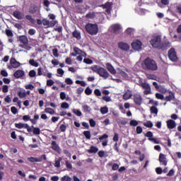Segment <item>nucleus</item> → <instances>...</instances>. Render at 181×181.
I'll return each mask as SVG.
<instances>
[{"instance_id": "obj_25", "label": "nucleus", "mask_w": 181, "mask_h": 181, "mask_svg": "<svg viewBox=\"0 0 181 181\" xmlns=\"http://www.w3.org/2000/svg\"><path fill=\"white\" fill-rule=\"evenodd\" d=\"M32 132L33 135H40V129L39 127H35V126H31Z\"/></svg>"}, {"instance_id": "obj_40", "label": "nucleus", "mask_w": 181, "mask_h": 181, "mask_svg": "<svg viewBox=\"0 0 181 181\" xmlns=\"http://www.w3.org/2000/svg\"><path fill=\"white\" fill-rule=\"evenodd\" d=\"M144 127H146V128H152V127H153V123L148 120L146 122H144Z\"/></svg>"}, {"instance_id": "obj_10", "label": "nucleus", "mask_w": 181, "mask_h": 181, "mask_svg": "<svg viewBox=\"0 0 181 181\" xmlns=\"http://www.w3.org/2000/svg\"><path fill=\"white\" fill-rule=\"evenodd\" d=\"M144 136H146L148 138V141H151V142H153L154 144H159V141L155 138H153V133L152 132L149 131L147 132L145 134Z\"/></svg>"}, {"instance_id": "obj_41", "label": "nucleus", "mask_w": 181, "mask_h": 181, "mask_svg": "<svg viewBox=\"0 0 181 181\" xmlns=\"http://www.w3.org/2000/svg\"><path fill=\"white\" fill-rule=\"evenodd\" d=\"M29 63L31 66L34 67H39V63L36 62L35 59H30Z\"/></svg>"}, {"instance_id": "obj_23", "label": "nucleus", "mask_w": 181, "mask_h": 181, "mask_svg": "<svg viewBox=\"0 0 181 181\" xmlns=\"http://www.w3.org/2000/svg\"><path fill=\"white\" fill-rule=\"evenodd\" d=\"M175 100V93L170 91L169 95L164 98L165 101H172Z\"/></svg>"}, {"instance_id": "obj_6", "label": "nucleus", "mask_w": 181, "mask_h": 181, "mask_svg": "<svg viewBox=\"0 0 181 181\" xmlns=\"http://www.w3.org/2000/svg\"><path fill=\"white\" fill-rule=\"evenodd\" d=\"M47 158L46 157V154H42L40 158H35V157H29L28 158V160L31 162L32 163H35V162H42L43 160H47Z\"/></svg>"}, {"instance_id": "obj_45", "label": "nucleus", "mask_w": 181, "mask_h": 181, "mask_svg": "<svg viewBox=\"0 0 181 181\" xmlns=\"http://www.w3.org/2000/svg\"><path fill=\"white\" fill-rule=\"evenodd\" d=\"M138 124L139 122L136 119H132L129 122L130 127H138Z\"/></svg>"}, {"instance_id": "obj_4", "label": "nucleus", "mask_w": 181, "mask_h": 181, "mask_svg": "<svg viewBox=\"0 0 181 181\" xmlns=\"http://www.w3.org/2000/svg\"><path fill=\"white\" fill-rule=\"evenodd\" d=\"M140 87L143 88L144 95H149V94H152V90L151 88V85L146 82H141L139 84Z\"/></svg>"}, {"instance_id": "obj_57", "label": "nucleus", "mask_w": 181, "mask_h": 181, "mask_svg": "<svg viewBox=\"0 0 181 181\" xmlns=\"http://www.w3.org/2000/svg\"><path fill=\"white\" fill-rule=\"evenodd\" d=\"M83 63H86V64H93V60L89 58H85L83 59Z\"/></svg>"}, {"instance_id": "obj_12", "label": "nucleus", "mask_w": 181, "mask_h": 181, "mask_svg": "<svg viewBox=\"0 0 181 181\" xmlns=\"http://www.w3.org/2000/svg\"><path fill=\"white\" fill-rule=\"evenodd\" d=\"M118 47L121 50H124V52H128L129 50V45L127 43L124 42H119L118 43Z\"/></svg>"}, {"instance_id": "obj_36", "label": "nucleus", "mask_w": 181, "mask_h": 181, "mask_svg": "<svg viewBox=\"0 0 181 181\" xmlns=\"http://www.w3.org/2000/svg\"><path fill=\"white\" fill-rule=\"evenodd\" d=\"M83 134L86 138V139H91V132L90 131H84Z\"/></svg>"}, {"instance_id": "obj_49", "label": "nucleus", "mask_w": 181, "mask_h": 181, "mask_svg": "<svg viewBox=\"0 0 181 181\" xmlns=\"http://www.w3.org/2000/svg\"><path fill=\"white\" fill-rule=\"evenodd\" d=\"M61 181H71V177L69 175H64L61 177Z\"/></svg>"}, {"instance_id": "obj_61", "label": "nucleus", "mask_w": 181, "mask_h": 181, "mask_svg": "<svg viewBox=\"0 0 181 181\" xmlns=\"http://www.w3.org/2000/svg\"><path fill=\"white\" fill-rule=\"evenodd\" d=\"M11 111L14 115L18 114V109L15 106L11 107Z\"/></svg>"}, {"instance_id": "obj_58", "label": "nucleus", "mask_w": 181, "mask_h": 181, "mask_svg": "<svg viewBox=\"0 0 181 181\" xmlns=\"http://www.w3.org/2000/svg\"><path fill=\"white\" fill-rule=\"evenodd\" d=\"M65 165H66L67 169H69V170L73 169V165H71V163H69V160H66L65 162Z\"/></svg>"}, {"instance_id": "obj_52", "label": "nucleus", "mask_w": 181, "mask_h": 181, "mask_svg": "<svg viewBox=\"0 0 181 181\" xmlns=\"http://www.w3.org/2000/svg\"><path fill=\"white\" fill-rule=\"evenodd\" d=\"M93 90H91V88H90V87H87L85 90V94H86V95H90V94H92Z\"/></svg>"}, {"instance_id": "obj_62", "label": "nucleus", "mask_w": 181, "mask_h": 181, "mask_svg": "<svg viewBox=\"0 0 181 181\" xmlns=\"http://www.w3.org/2000/svg\"><path fill=\"white\" fill-rule=\"evenodd\" d=\"M9 91V87L7 85H4L2 88L3 93H8Z\"/></svg>"}, {"instance_id": "obj_56", "label": "nucleus", "mask_w": 181, "mask_h": 181, "mask_svg": "<svg viewBox=\"0 0 181 181\" xmlns=\"http://www.w3.org/2000/svg\"><path fill=\"white\" fill-rule=\"evenodd\" d=\"M69 103H66V102L62 103V105H61V107L64 108L65 110H67L69 108Z\"/></svg>"}, {"instance_id": "obj_19", "label": "nucleus", "mask_w": 181, "mask_h": 181, "mask_svg": "<svg viewBox=\"0 0 181 181\" xmlns=\"http://www.w3.org/2000/svg\"><path fill=\"white\" fill-rule=\"evenodd\" d=\"M166 122L168 129H173L174 128H176V122L173 119H169Z\"/></svg>"}, {"instance_id": "obj_3", "label": "nucleus", "mask_w": 181, "mask_h": 181, "mask_svg": "<svg viewBox=\"0 0 181 181\" xmlns=\"http://www.w3.org/2000/svg\"><path fill=\"white\" fill-rule=\"evenodd\" d=\"M85 29L89 35H95L98 33V25L88 23L85 26Z\"/></svg>"}, {"instance_id": "obj_53", "label": "nucleus", "mask_w": 181, "mask_h": 181, "mask_svg": "<svg viewBox=\"0 0 181 181\" xmlns=\"http://www.w3.org/2000/svg\"><path fill=\"white\" fill-rule=\"evenodd\" d=\"M76 84H80L81 87H86V82L84 81H79V80L76 81Z\"/></svg>"}, {"instance_id": "obj_13", "label": "nucleus", "mask_w": 181, "mask_h": 181, "mask_svg": "<svg viewBox=\"0 0 181 181\" xmlns=\"http://www.w3.org/2000/svg\"><path fill=\"white\" fill-rule=\"evenodd\" d=\"M23 76H25V71L21 69L16 71L13 74V76L15 77V78H21L23 77Z\"/></svg>"}, {"instance_id": "obj_2", "label": "nucleus", "mask_w": 181, "mask_h": 181, "mask_svg": "<svg viewBox=\"0 0 181 181\" xmlns=\"http://www.w3.org/2000/svg\"><path fill=\"white\" fill-rule=\"evenodd\" d=\"M144 67L146 70H151V71H156L158 70V64L155 60L147 57L144 60Z\"/></svg>"}, {"instance_id": "obj_54", "label": "nucleus", "mask_w": 181, "mask_h": 181, "mask_svg": "<svg viewBox=\"0 0 181 181\" xmlns=\"http://www.w3.org/2000/svg\"><path fill=\"white\" fill-rule=\"evenodd\" d=\"M52 54L54 57H59V50L57 48L52 49Z\"/></svg>"}, {"instance_id": "obj_48", "label": "nucleus", "mask_w": 181, "mask_h": 181, "mask_svg": "<svg viewBox=\"0 0 181 181\" xmlns=\"http://www.w3.org/2000/svg\"><path fill=\"white\" fill-rule=\"evenodd\" d=\"M18 95L19 98H25L26 97V92L18 91Z\"/></svg>"}, {"instance_id": "obj_43", "label": "nucleus", "mask_w": 181, "mask_h": 181, "mask_svg": "<svg viewBox=\"0 0 181 181\" xmlns=\"http://www.w3.org/2000/svg\"><path fill=\"white\" fill-rule=\"evenodd\" d=\"M23 128L24 129H27L28 132H32V128L30 127H29V124H28L23 123Z\"/></svg>"}, {"instance_id": "obj_26", "label": "nucleus", "mask_w": 181, "mask_h": 181, "mask_svg": "<svg viewBox=\"0 0 181 181\" xmlns=\"http://www.w3.org/2000/svg\"><path fill=\"white\" fill-rule=\"evenodd\" d=\"M103 8L104 9H106V12H108L112 9V3L111 2H107L104 5H103Z\"/></svg>"}, {"instance_id": "obj_42", "label": "nucleus", "mask_w": 181, "mask_h": 181, "mask_svg": "<svg viewBox=\"0 0 181 181\" xmlns=\"http://www.w3.org/2000/svg\"><path fill=\"white\" fill-rule=\"evenodd\" d=\"M100 112L103 115H105V114H108V108L107 107H102L100 108Z\"/></svg>"}, {"instance_id": "obj_11", "label": "nucleus", "mask_w": 181, "mask_h": 181, "mask_svg": "<svg viewBox=\"0 0 181 181\" xmlns=\"http://www.w3.org/2000/svg\"><path fill=\"white\" fill-rule=\"evenodd\" d=\"M133 100L136 105H141L142 104V96L138 93L134 95Z\"/></svg>"}, {"instance_id": "obj_1", "label": "nucleus", "mask_w": 181, "mask_h": 181, "mask_svg": "<svg viewBox=\"0 0 181 181\" xmlns=\"http://www.w3.org/2000/svg\"><path fill=\"white\" fill-rule=\"evenodd\" d=\"M150 43L154 49H158V50H166L170 47L171 44L169 42H162V37L160 35H156L153 37L151 40Z\"/></svg>"}, {"instance_id": "obj_34", "label": "nucleus", "mask_w": 181, "mask_h": 181, "mask_svg": "<svg viewBox=\"0 0 181 181\" xmlns=\"http://www.w3.org/2000/svg\"><path fill=\"white\" fill-rule=\"evenodd\" d=\"M82 110L83 111V112H91V107H90V106H88V105H84L82 107Z\"/></svg>"}, {"instance_id": "obj_60", "label": "nucleus", "mask_w": 181, "mask_h": 181, "mask_svg": "<svg viewBox=\"0 0 181 181\" xmlns=\"http://www.w3.org/2000/svg\"><path fill=\"white\" fill-rule=\"evenodd\" d=\"M59 129L61 132H66V130L67 129V127L65 124H62L59 127Z\"/></svg>"}, {"instance_id": "obj_31", "label": "nucleus", "mask_w": 181, "mask_h": 181, "mask_svg": "<svg viewBox=\"0 0 181 181\" xmlns=\"http://www.w3.org/2000/svg\"><path fill=\"white\" fill-rule=\"evenodd\" d=\"M97 152H98V148H97L94 146H91L90 147V149L88 150V153H97Z\"/></svg>"}, {"instance_id": "obj_28", "label": "nucleus", "mask_w": 181, "mask_h": 181, "mask_svg": "<svg viewBox=\"0 0 181 181\" xmlns=\"http://www.w3.org/2000/svg\"><path fill=\"white\" fill-rule=\"evenodd\" d=\"M72 36H74L76 39H77V40H80L81 39V33H80V32L78 31L77 30H75L72 33Z\"/></svg>"}, {"instance_id": "obj_44", "label": "nucleus", "mask_w": 181, "mask_h": 181, "mask_svg": "<svg viewBox=\"0 0 181 181\" xmlns=\"http://www.w3.org/2000/svg\"><path fill=\"white\" fill-rule=\"evenodd\" d=\"M100 67L101 66H98V65H95L93 66H92V71H94V73H96L97 74H98V71H100Z\"/></svg>"}, {"instance_id": "obj_14", "label": "nucleus", "mask_w": 181, "mask_h": 181, "mask_svg": "<svg viewBox=\"0 0 181 181\" xmlns=\"http://www.w3.org/2000/svg\"><path fill=\"white\" fill-rule=\"evenodd\" d=\"M19 41L21 43H23L24 46H28V45H29V40L26 35H21L19 37Z\"/></svg>"}, {"instance_id": "obj_50", "label": "nucleus", "mask_w": 181, "mask_h": 181, "mask_svg": "<svg viewBox=\"0 0 181 181\" xmlns=\"http://www.w3.org/2000/svg\"><path fill=\"white\" fill-rule=\"evenodd\" d=\"M73 112L75 114V115H77V117H81L82 115L81 111H80V110L74 109Z\"/></svg>"}, {"instance_id": "obj_16", "label": "nucleus", "mask_w": 181, "mask_h": 181, "mask_svg": "<svg viewBox=\"0 0 181 181\" xmlns=\"http://www.w3.org/2000/svg\"><path fill=\"white\" fill-rule=\"evenodd\" d=\"M113 33L118 35L121 31V25L119 24H114L111 26Z\"/></svg>"}, {"instance_id": "obj_30", "label": "nucleus", "mask_w": 181, "mask_h": 181, "mask_svg": "<svg viewBox=\"0 0 181 181\" xmlns=\"http://www.w3.org/2000/svg\"><path fill=\"white\" fill-rule=\"evenodd\" d=\"M38 9H39V7H37V6L33 5L31 7V8L29 10V13H32L33 15H35V13L37 12Z\"/></svg>"}, {"instance_id": "obj_39", "label": "nucleus", "mask_w": 181, "mask_h": 181, "mask_svg": "<svg viewBox=\"0 0 181 181\" xmlns=\"http://www.w3.org/2000/svg\"><path fill=\"white\" fill-rule=\"evenodd\" d=\"M148 80H156L157 77L155 74H146Z\"/></svg>"}, {"instance_id": "obj_55", "label": "nucleus", "mask_w": 181, "mask_h": 181, "mask_svg": "<svg viewBox=\"0 0 181 181\" xmlns=\"http://www.w3.org/2000/svg\"><path fill=\"white\" fill-rule=\"evenodd\" d=\"M16 128H18V129H22L23 128V123L19 122V123H15Z\"/></svg>"}, {"instance_id": "obj_33", "label": "nucleus", "mask_w": 181, "mask_h": 181, "mask_svg": "<svg viewBox=\"0 0 181 181\" xmlns=\"http://www.w3.org/2000/svg\"><path fill=\"white\" fill-rule=\"evenodd\" d=\"M86 19H94L95 18V13L89 12L86 15Z\"/></svg>"}, {"instance_id": "obj_38", "label": "nucleus", "mask_w": 181, "mask_h": 181, "mask_svg": "<svg viewBox=\"0 0 181 181\" xmlns=\"http://www.w3.org/2000/svg\"><path fill=\"white\" fill-rule=\"evenodd\" d=\"M150 111L151 114H155L156 115H158V107H156V106H152L150 108Z\"/></svg>"}, {"instance_id": "obj_35", "label": "nucleus", "mask_w": 181, "mask_h": 181, "mask_svg": "<svg viewBox=\"0 0 181 181\" xmlns=\"http://www.w3.org/2000/svg\"><path fill=\"white\" fill-rule=\"evenodd\" d=\"M37 119H39V115H35L34 118L30 119L31 124L35 125V124H37Z\"/></svg>"}, {"instance_id": "obj_24", "label": "nucleus", "mask_w": 181, "mask_h": 181, "mask_svg": "<svg viewBox=\"0 0 181 181\" xmlns=\"http://www.w3.org/2000/svg\"><path fill=\"white\" fill-rule=\"evenodd\" d=\"M106 66H107V69L108 71H110V73L111 74H117V71L115 70L114 66H112V65L111 64L107 63L106 64Z\"/></svg>"}, {"instance_id": "obj_22", "label": "nucleus", "mask_w": 181, "mask_h": 181, "mask_svg": "<svg viewBox=\"0 0 181 181\" xmlns=\"http://www.w3.org/2000/svg\"><path fill=\"white\" fill-rule=\"evenodd\" d=\"M74 52L76 55L81 54V56H83V57H86L87 56L86 52H83V50L80 49V48L77 47H74Z\"/></svg>"}, {"instance_id": "obj_8", "label": "nucleus", "mask_w": 181, "mask_h": 181, "mask_svg": "<svg viewBox=\"0 0 181 181\" xmlns=\"http://www.w3.org/2000/svg\"><path fill=\"white\" fill-rule=\"evenodd\" d=\"M132 47L134 50L139 51L142 49V42L141 40H136L135 42L132 43Z\"/></svg>"}, {"instance_id": "obj_21", "label": "nucleus", "mask_w": 181, "mask_h": 181, "mask_svg": "<svg viewBox=\"0 0 181 181\" xmlns=\"http://www.w3.org/2000/svg\"><path fill=\"white\" fill-rule=\"evenodd\" d=\"M158 160L160 163H161L164 166H166V165H168V161H166V157L163 153H160Z\"/></svg>"}, {"instance_id": "obj_5", "label": "nucleus", "mask_w": 181, "mask_h": 181, "mask_svg": "<svg viewBox=\"0 0 181 181\" xmlns=\"http://www.w3.org/2000/svg\"><path fill=\"white\" fill-rule=\"evenodd\" d=\"M168 58L171 62H176L178 60L177 54H176V50L175 48H171L168 51Z\"/></svg>"}, {"instance_id": "obj_17", "label": "nucleus", "mask_w": 181, "mask_h": 181, "mask_svg": "<svg viewBox=\"0 0 181 181\" xmlns=\"http://www.w3.org/2000/svg\"><path fill=\"white\" fill-rule=\"evenodd\" d=\"M10 64L13 69H18L21 66V63L16 61V59L11 58L10 60Z\"/></svg>"}, {"instance_id": "obj_46", "label": "nucleus", "mask_w": 181, "mask_h": 181, "mask_svg": "<svg viewBox=\"0 0 181 181\" xmlns=\"http://www.w3.org/2000/svg\"><path fill=\"white\" fill-rule=\"evenodd\" d=\"M25 19H27V21H29L30 23H35V19H33V17H32V16L30 15L25 16Z\"/></svg>"}, {"instance_id": "obj_7", "label": "nucleus", "mask_w": 181, "mask_h": 181, "mask_svg": "<svg viewBox=\"0 0 181 181\" xmlns=\"http://www.w3.org/2000/svg\"><path fill=\"white\" fill-rule=\"evenodd\" d=\"M98 74L100 76V77H103L104 80H107V78L110 77V73H108V71H107L105 68L103 67H100Z\"/></svg>"}, {"instance_id": "obj_20", "label": "nucleus", "mask_w": 181, "mask_h": 181, "mask_svg": "<svg viewBox=\"0 0 181 181\" xmlns=\"http://www.w3.org/2000/svg\"><path fill=\"white\" fill-rule=\"evenodd\" d=\"M13 16L18 21H22L23 19V13L19 11H16L13 13Z\"/></svg>"}, {"instance_id": "obj_27", "label": "nucleus", "mask_w": 181, "mask_h": 181, "mask_svg": "<svg viewBox=\"0 0 181 181\" xmlns=\"http://www.w3.org/2000/svg\"><path fill=\"white\" fill-rule=\"evenodd\" d=\"M51 145H52V149H53V151H55L56 152H58V151H60V147L59 146L57 143H56V141H52L51 143Z\"/></svg>"}, {"instance_id": "obj_37", "label": "nucleus", "mask_w": 181, "mask_h": 181, "mask_svg": "<svg viewBox=\"0 0 181 181\" xmlns=\"http://www.w3.org/2000/svg\"><path fill=\"white\" fill-rule=\"evenodd\" d=\"M62 160H63V158L62 157H59L58 160H56L54 164V168H60V162Z\"/></svg>"}, {"instance_id": "obj_51", "label": "nucleus", "mask_w": 181, "mask_h": 181, "mask_svg": "<svg viewBox=\"0 0 181 181\" xmlns=\"http://www.w3.org/2000/svg\"><path fill=\"white\" fill-rule=\"evenodd\" d=\"M119 74L120 76H122V77H123L124 78H128L129 76H128V74H127L125 71H119Z\"/></svg>"}, {"instance_id": "obj_29", "label": "nucleus", "mask_w": 181, "mask_h": 181, "mask_svg": "<svg viewBox=\"0 0 181 181\" xmlns=\"http://www.w3.org/2000/svg\"><path fill=\"white\" fill-rule=\"evenodd\" d=\"M107 166H112V170H118L119 169V165L110 162L107 163Z\"/></svg>"}, {"instance_id": "obj_64", "label": "nucleus", "mask_w": 181, "mask_h": 181, "mask_svg": "<svg viewBox=\"0 0 181 181\" xmlns=\"http://www.w3.org/2000/svg\"><path fill=\"white\" fill-rule=\"evenodd\" d=\"M89 124L92 128H94V127H95V121L93 119H90L89 120Z\"/></svg>"}, {"instance_id": "obj_32", "label": "nucleus", "mask_w": 181, "mask_h": 181, "mask_svg": "<svg viewBox=\"0 0 181 181\" xmlns=\"http://www.w3.org/2000/svg\"><path fill=\"white\" fill-rule=\"evenodd\" d=\"M45 112H46V114H49L50 115H54L55 112L52 107H46L45 109Z\"/></svg>"}, {"instance_id": "obj_9", "label": "nucleus", "mask_w": 181, "mask_h": 181, "mask_svg": "<svg viewBox=\"0 0 181 181\" xmlns=\"http://www.w3.org/2000/svg\"><path fill=\"white\" fill-rule=\"evenodd\" d=\"M98 141H99L100 142H101L102 141L103 146H107V145H108V134H104L98 139Z\"/></svg>"}, {"instance_id": "obj_63", "label": "nucleus", "mask_w": 181, "mask_h": 181, "mask_svg": "<svg viewBox=\"0 0 181 181\" xmlns=\"http://www.w3.org/2000/svg\"><path fill=\"white\" fill-rule=\"evenodd\" d=\"M28 76H30V77H35L36 76V71L35 70H31L30 71Z\"/></svg>"}, {"instance_id": "obj_15", "label": "nucleus", "mask_w": 181, "mask_h": 181, "mask_svg": "<svg viewBox=\"0 0 181 181\" xmlns=\"http://www.w3.org/2000/svg\"><path fill=\"white\" fill-rule=\"evenodd\" d=\"M6 35L8 37V42L9 43H13V33H12V30L9 29L6 30Z\"/></svg>"}, {"instance_id": "obj_59", "label": "nucleus", "mask_w": 181, "mask_h": 181, "mask_svg": "<svg viewBox=\"0 0 181 181\" xmlns=\"http://www.w3.org/2000/svg\"><path fill=\"white\" fill-rule=\"evenodd\" d=\"M156 172L157 175H162V173H163V170H162V168L158 167L156 168Z\"/></svg>"}, {"instance_id": "obj_47", "label": "nucleus", "mask_w": 181, "mask_h": 181, "mask_svg": "<svg viewBox=\"0 0 181 181\" xmlns=\"http://www.w3.org/2000/svg\"><path fill=\"white\" fill-rule=\"evenodd\" d=\"M156 98L158 100H165V96L159 93H156Z\"/></svg>"}, {"instance_id": "obj_18", "label": "nucleus", "mask_w": 181, "mask_h": 181, "mask_svg": "<svg viewBox=\"0 0 181 181\" xmlns=\"http://www.w3.org/2000/svg\"><path fill=\"white\" fill-rule=\"evenodd\" d=\"M132 97V91L128 89L124 94H123V100L124 101H128Z\"/></svg>"}]
</instances>
